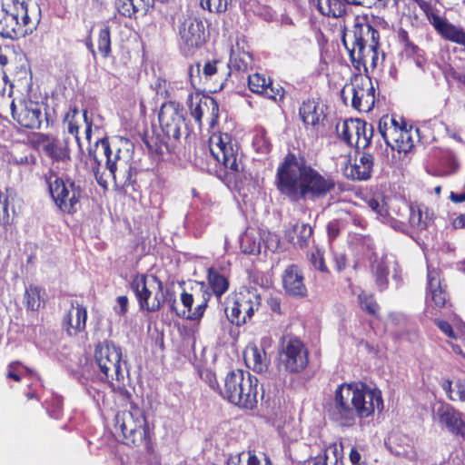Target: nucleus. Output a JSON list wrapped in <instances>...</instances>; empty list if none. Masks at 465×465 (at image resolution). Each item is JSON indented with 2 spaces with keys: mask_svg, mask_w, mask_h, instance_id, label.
I'll return each mask as SVG.
<instances>
[{
  "mask_svg": "<svg viewBox=\"0 0 465 465\" xmlns=\"http://www.w3.org/2000/svg\"><path fill=\"white\" fill-rule=\"evenodd\" d=\"M326 105L318 96L302 99L298 108V115L306 130L310 128L308 138H297L299 155L292 153V196L323 197L334 188L331 179L324 178L312 169L301 153L312 144L317 137L316 131L326 118Z\"/></svg>",
  "mask_w": 465,
  "mask_h": 465,
  "instance_id": "1",
  "label": "nucleus"
},
{
  "mask_svg": "<svg viewBox=\"0 0 465 465\" xmlns=\"http://www.w3.org/2000/svg\"><path fill=\"white\" fill-rule=\"evenodd\" d=\"M383 410L381 391L362 382L342 383L326 406L330 420L342 427H351L357 420L369 418Z\"/></svg>",
  "mask_w": 465,
  "mask_h": 465,
  "instance_id": "2",
  "label": "nucleus"
},
{
  "mask_svg": "<svg viewBox=\"0 0 465 465\" xmlns=\"http://www.w3.org/2000/svg\"><path fill=\"white\" fill-rule=\"evenodd\" d=\"M353 65L360 71L362 66L375 68L379 60L380 34L366 17L357 16L353 25L345 29L341 37Z\"/></svg>",
  "mask_w": 465,
  "mask_h": 465,
  "instance_id": "3",
  "label": "nucleus"
},
{
  "mask_svg": "<svg viewBox=\"0 0 465 465\" xmlns=\"http://www.w3.org/2000/svg\"><path fill=\"white\" fill-rule=\"evenodd\" d=\"M258 379L249 371L233 370L229 371L220 389L221 396L229 402L248 410H252L258 401Z\"/></svg>",
  "mask_w": 465,
  "mask_h": 465,
  "instance_id": "4",
  "label": "nucleus"
},
{
  "mask_svg": "<svg viewBox=\"0 0 465 465\" xmlns=\"http://www.w3.org/2000/svg\"><path fill=\"white\" fill-rule=\"evenodd\" d=\"M36 27L28 15L25 0H2L0 3V36L16 39Z\"/></svg>",
  "mask_w": 465,
  "mask_h": 465,
  "instance_id": "5",
  "label": "nucleus"
},
{
  "mask_svg": "<svg viewBox=\"0 0 465 465\" xmlns=\"http://www.w3.org/2000/svg\"><path fill=\"white\" fill-rule=\"evenodd\" d=\"M130 289L141 310L154 312L163 306V284L157 276L136 274L130 282Z\"/></svg>",
  "mask_w": 465,
  "mask_h": 465,
  "instance_id": "6",
  "label": "nucleus"
},
{
  "mask_svg": "<svg viewBox=\"0 0 465 465\" xmlns=\"http://www.w3.org/2000/svg\"><path fill=\"white\" fill-rule=\"evenodd\" d=\"M115 431H120L127 445L147 441L149 430L143 411L132 406L130 411H119L114 418Z\"/></svg>",
  "mask_w": 465,
  "mask_h": 465,
  "instance_id": "7",
  "label": "nucleus"
},
{
  "mask_svg": "<svg viewBox=\"0 0 465 465\" xmlns=\"http://www.w3.org/2000/svg\"><path fill=\"white\" fill-rule=\"evenodd\" d=\"M341 97L345 104L350 102L351 107L357 111L369 113L376 99L371 79L363 74L353 75L351 82L341 89Z\"/></svg>",
  "mask_w": 465,
  "mask_h": 465,
  "instance_id": "8",
  "label": "nucleus"
},
{
  "mask_svg": "<svg viewBox=\"0 0 465 465\" xmlns=\"http://www.w3.org/2000/svg\"><path fill=\"white\" fill-rule=\"evenodd\" d=\"M210 152L218 163H222L226 169L230 170L233 175L236 190L240 194L245 195L248 191L246 187L252 181V174L245 172L243 163L241 159H238L232 146L219 137V142L210 146Z\"/></svg>",
  "mask_w": 465,
  "mask_h": 465,
  "instance_id": "9",
  "label": "nucleus"
},
{
  "mask_svg": "<svg viewBox=\"0 0 465 465\" xmlns=\"http://www.w3.org/2000/svg\"><path fill=\"white\" fill-rule=\"evenodd\" d=\"M47 183L58 208L68 213L75 212L83 193L81 186L69 178L63 179L55 174L51 175Z\"/></svg>",
  "mask_w": 465,
  "mask_h": 465,
  "instance_id": "10",
  "label": "nucleus"
},
{
  "mask_svg": "<svg viewBox=\"0 0 465 465\" xmlns=\"http://www.w3.org/2000/svg\"><path fill=\"white\" fill-rule=\"evenodd\" d=\"M98 145L101 146L104 155L106 158V169L113 177L114 183L123 188L132 187L133 190H134L137 169L132 164L120 159V149H117L113 158V151L109 141L106 138L97 141L96 146Z\"/></svg>",
  "mask_w": 465,
  "mask_h": 465,
  "instance_id": "11",
  "label": "nucleus"
},
{
  "mask_svg": "<svg viewBox=\"0 0 465 465\" xmlns=\"http://www.w3.org/2000/svg\"><path fill=\"white\" fill-rule=\"evenodd\" d=\"M14 120L27 129L47 128L50 124L49 116L43 104L32 100L12 101L10 104Z\"/></svg>",
  "mask_w": 465,
  "mask_h": 465,
  "instance_id": "12",
  "label": "nucleus"
},
{
  "mask_svg": "<svg viewBox=\"0 0 465 465\" xmlns=\"http://www.w3.org/2000/svg\"><path fill=\"white\" fill-rule=\"evenodd\" d=\"M378 130L387 146L399 153H408L414 145L411 129L401 126L398 121L389 115L382 116Z\"/></svg>",
  "mask_w": 465,
  "mask_h": 465,
  "instance_id": "13",
  "label": "nucleus"
},
{
  "mask_svg": "<svg viewBox=\"0 0 465 465\" xmlns=\"http://www.w3.org/2000/svg\"><path fill=\"white\" fill-rule=\"evenodd\" d=\"M95 361L103 374L107 379L121 381L124 379V370L122 362L127 365L125 361H122V349L114 341H107L99 343L94 351Z\"/></svg>",
  "mask_w": 465,
  "mask_h": 465,
  "instance_id": "14",
  "label": "nucleus"
},
{
  "mask_svg": "<svg viewBox=\"0 0 465 465\" xmlns=\"http://www.w3.org/2000/svg\"><path fill=\"white\" fill-rule=\"evenodd\" d=\"M185 112L179 103L167 102L160 108L158 118L163 132L168 138L177 141L181 137V129L185 127Z\"/></svg>",
  "mask_w": 465,
  "mask_h": 465,
  "instance_id": "15",
  "label": "nucleus"
},
{
  "mask_svg": "<svg viewBox=\"0 0 465 465\" xmlns=\"http://www.w3.org/2000/svg\"><path fill=\"white\" fill-rule=\"evenodd\" d=\"M181 45L188 51L199 48L205 42L204 25L197 17H187L179 26Z\"/></svg>",
  "mask_w": 465,
  "mask_h": 465,
  "instance_id": "16",
  "label": "nucleus"
},
{
  "mask_svg": "<svg viewBox=\"0 0 465 465\" xmlns=\"http://www.w3.org/2000/svg\"><path fill=\"white\" fill-rule=\"evenodd\" d=\"M290 361H291V334L284 333L279 342L278 349V359H277V376H278V383L277 393L284 392V387L288 388V380L291 381V370H290Z\"/></svg>",
  "mask_w": 465,
  "mask_h": 465,
  "instance_id": "17",
  "label": "nucleus"
},
{
  "mask_svg": "<svg viewBox=\"0 0 465 465\" xmlns=\"http://www.w3.org/2000/svg\"><path fill=\"white\" fill-rule=\"evenodd\" d=\"M372 268L375 282L380 290H384L387 287L388 275L391 272H392V278L397 283L401 281V271L392 254H385L380 260L375 261Z\"/></svg>",
  "mask_w": 465,
  "mask_h": 465,
  "instance_id": "18",
  "label": "nucleus"
},
{
  "mask_svg": "<svg viewBox=\"0 0 465 465\" xmlns=\"http://www.w3.org/2000/svg\"><path fill=\"white\" fill-rule=\"evenodd\" d=\"M439 422L450 433L465 440V419L461 412L449 404H442L437 410Z\"/></svg>",
  "mask_w": 465,
  "mask_h": 465,
  "instance_id": "19",
  "label": "nucleus"
},
{
  "mask_svg": "<svg viewBox=\"0 0 465 465\" xmlns=\"http://www.w3.org/2000/svg\"><path fill=\"white\" fill-rule=\"evenodd\" d=\"M431 25L446 40L465 46V29L438 15L432 16Z\"/></svg>",
  "mask_w": 465,
  "mask_h": 465,
  "instance_id": "20",
  "label": "nucleus"
},
{
  "mask_svg": "<svg viewBox=\"0 0 465 465\" xmlns=\"http://www.w3.org/2000/svg\"><path fill=\"white\" fill-rule=\"evenodd\" d=\"M428 290L430 298V303L435 308L441 309L448 301V293L445 285L442 284L440 272L436 269L428 268Z\"/></svg>",
  "mask_w": 465,
  "mask_h": 465,
  "instance_id": "21",
  "label": "nucleus"
},
{
  "mask_svg": "<svg viewBox=\"0 0 465 465\" xmlns=\"http://www.w3.org/2000/svg\"><path fill=\"white\" fill-rule=\"evenodd\" d=\"M373 158L369 153H362L356 158L353 163L347 165L344 169V174L351 180H368L372 173Z\"/></svg>",
  "mask_w": 465,
  "mask_h": 465,
  "instance_id": "22",
  "label": "nucleus"
},
{
  "mask_svg": "<svg viewBox=\"0 0 465 465\" xmlns=\"http://www.w3.org/2000/svg\"><path fill=\"white\" fill-rule=\"evenodd\" d=\"M73 311H70L66 316L65 323L67 324V331L70 335L76 334L85 328L87 312L84 305L72 302Z\"/></svg>",
  "mask_w": 465,
  "mask_h": 465,
  "instance_id": "23",
  "label": "nucleus"
},
{
  "mask_svg": "<svg viewBox=\"0 0 465 465\" xmlns=\"http://www.w3.org/2000/svg\"><path fill=\"white\" fill-rule=\"evenodd\" d=\"M274 184L282 195L291 197V150L277 169Z\"/></svg>",
  "mask_w": 465,
  "mask_h": 465,
  "instance_id": "24",
  "label": "nucleus"
},
{
  "mask_svg": "<svg viewBox=\"0 0 465 465\" xmlns=\"http://www.w3.org/2000/svg\"><path fill=\"white\" fill-rule=\"evenodd\" d=\"M203 107H206L211 112L210 126L214 127L217 124L219 117V104L217 101L211 96H204L200 98L199 103L191 108V114L194 120L201 124L202 117L203 114Z\"/></svg>",
  "mask_w": 465,
  "mask_h": 465,
  "instance_id": "25",
  "label": "nucleus"
},
{
  "mask_svg": "<svg viewBox=\"0 0 465 465\" xmlns=\"http://www.w3.org/2000/svg\"><path fill=\"white\" fill-rule=\"evenodd\" d=\"M361 119H347L336 125L338 136L350 146H353L354 134L361 130Z\"/></svg>",
  "mask_w": 465,
  "mask_h": 465,
  "instance_id": "26",
  "label": "nucleus"
},
{
  "mask_svg": "<svg viewBox=\"0 0 465 465\" xmlns=\"http://www.w3.org/2000/svg\"><path fill=\"white\" fill-rule=\"evenodd\" d=\"M43 151L47 156L57 162H65L70 159L66 139L61 142L54 137L45 146H43Z\"/></svg>",
  "mask_w": 465,
  "mask_h": 465,
  "instance_id": "27",
  "label": "nucleus"
},
{
  "mask_svg": "<svg viewBox=\"0 0 465 465\" xmlns=\"http://www.w3.org/2000/svg\"><path fill=\"white\" fill-rule=\"evenodd\" d=\"M197 287L201 292V301L197 303L194 310L192 309L189 313L185 312L184 318L190 321H199L202 319L207 308L208 302L212 297L210 288L204 282H197Z\"/></svg>",
  "mask_w": 465,
  "mask_h": 465,
  "instance_id": "28",
  "label": "nucleus"
},
{
  "mask_svg": "<svg viewBox=\"0 0 465 465\" xmlns=\"http://www.w3.org/2000/svg\"><path fill=\"white\" fill-rule=\"evenodd\" d=\"M309 362L306 346L297 339H292V372L301 371Z\"/></svg>",
  "mask_w": 465,
  "mask_h": 465,
  "instance_id": "29",
  "label": "nucleus"
},
{
  "mask_svg": "<svg viewBox=\"0 0 465 465\" xmlns=\"http://www.w3.org/2000/svg\"><path fill=\"white\" fill-rule=\"evenodd\" d=\"M340 446L334 442L325 448L324 451L314 458L308 459L301 465H328V462L337 461Z\"/></svg>",
  "mask_w": 465,
  "mask_h": 465,
  "instance_id": "30",
  "label": "nucleus"
},
{
  "mask_svg": "<svg viewBox=\"0 0 465 465\" xmlns=\"http://www.w3.org/2000/svg\"><path fill=\"white\" fill-rule=\"evenodd\" d=\"M208 282L212 289V294L220 298L229 288L228 280L213 268L208 270Z\"/></svg>",
  "mask_w": 465,
  "mask_h": 465,
  "instance_id": "31",
  "label": "nucleus"
},
{
  "mask_svg": "<svg viewBox=\"0 0 465 465\" xmlns=\"http://www.w3.org/2000/svg\"><path fill=\"white\" fill-rule=\"evenodd\" d=\"M262 236L259 232L252 233L246 232L241 239V249L242 252L252 255L261 253Z\"/></svg>",
  "mask_w": 465,
  "mask_h": 465,
  "instance_id": "32",
  "label": "nucleus"
},
{
  "mask_svg": "<svg viewBox=\"0 0 465 465\" xmlns=\"http://www.w3.org/2000/svg\"><path fill=\"white\" fill-rule=\"evenodd\" d=\"M442 388L450 401L465 402V379H459L454 383L445 381Z\"/></svg>",
  "mask_w": 465,
  "mask_h": 465,
  "instance_id": "33",
  "label": "nucleus"
},
{
  "mask_svg": "<svg viewBox=\"0 0 465 465\" xmlns=\"http://www.w3.org/2000/svg\"><path fill=\"white\" fill-rule=\"evenodd\" d=\"M248 85L252 93L265 94L269 98L275 99V95L269 94V90L273 91L271 84L267 83L265 77L260 74H253L248 77Z\"/></svg>",
  "mask_w": 465,
  "mask_h": 465,
  "instance_id": "34",
  "label": "nucleus"
},
{
  "mask_svg": "<svg viewBox=\"0 0 465 465\" xmlns=\"http://www.w3.org/2000/svg\"><path fill=\"white\" fill-rule=\"evenodd\" d=\"M248 361L252 362V369L254 371L262 373L267 370L268 364L266 360V353L262 348L252 346L248 350Z\"/></svg>",
  "mask_w": 465,
  "mask_h": 465,
  "instance_id": "35",
  "label": "nucleus"
},
{
  "mask_svg": "<svg viewBox=\"0 0 465 465\" xmlns=\"http://www.w3.org/2000/svg\"><path fill=\"white\" fill-rule=\"evenodd\" d=\"M368 206L372 212L376 213L377 218L381 222L384 223L391 222L387 203L385 202L383 196L377 195L370 199L368 201Z\"/></svg>",
  "mask_w": 465,
  "mask_h": 465,
  "instance_id": "36",
  "label": "nucleus"
},
{
  "mask_svg": "<svg viewBox=\"0 0 465 465\" xmlns=\"http://www.w3.org/2000/svg\"><path fill=\"white\" fill-rule=\"evenodd\" d=\"M361 130L354 134L353 146L358 149H364L371 143V139L373 135V127L363 120H361Z\"/></svg>",
  "mask_w": 465,
  "mask_h": 465,
  "instance_id": "37",
  "label": "nucleus"
},
{
  "mask_svg": "<svg viewBox=\"0 0 465 465\" xmlns=\"http://www.w3.org/2000/svg\"><path fill=\"white\" fill-rule=\"evenodd\" d=\"M40 288L30 284L25 288L24 302L26 308L31 311H37L40 307Z\"/></svg>",
  "mask_w": 465,
  "mask_h": 465,
  "instance_id": "38",
  "label": "nucleus"
},
{
  "mask_svg": "<svg viewBox=\"0 0 465 465\" xmlns=\"http://www.w3.org/2000/svg\"><path fill=\"white\" fill-rule=\"evenodd\" d=\"M409 223L414 229L422 230L428 226L429 218L427 214L423 217V213L420 206L411 205Z\"/></svg>",
  "mask_w": 465,
  "mask_h": 465,
  "instance_id": "39",
  "label": "nucleus"
},
{
  "mask_svg": "<svg viewBox=\"0 0 465 465\" xmlns=\"http://www.w3.org/2000/svg\"><path fill=\"white\" fill-rule=\"evenodd\" d=\"M98 50L106 58L111 54V34L109 26H104L98 35Z\"/></svg>",
  "mask_w": 465,
  "mask_h": 465,
  "instance_id": "40",
  "label": "nucleus"
},
{
  "mask_svg": "<svg viewBox=\"0 0 465 465\" xmlns=\"http://www.w3.org/2000/svg\"><path fill=\"white\" fill-rule=\"evenodd\" d=\"M361 308L368 314L377 316L379 312V305L374 300L373 296L365 292H361L358 296Z\"/></svg>",
  "mask_w": 465,
  "mask_h": 465,
  "instance_id": "41",
  "label": "nucleus"
},
{
  "mask_svg": "<svg viewBox=\"0 0 465 465\" xmlns=\"http://www.w3.org/2000/svg\"><path fill=\"white\" fill-rule=\"evenodd\" d=\"M114 6L118 14L126 18H136L139 13L131 0H115Z\"/></svg>",
  "mask_w": 465,
  "mask_h": 465,
  "instance_id": "42",
  "label": "nucleus"
},
{
  "mask_svg": "<svg viewBox=\"0 0 465 465\" xmlns=\"http://www.w3.org/2000/svg\"><path fill=\"white\" fill-rule=\"evenodd\" d=\"M225 313L227 316V319L232 323L237 326H241L245 323V319L242 318V313L241 312V308L238 306V302L235 299L231 307L225 308Z\"/></svg>",
  "mask_w": 465,
  "mask_h": 465,
  "instance_id": "43",
  "label": "nucleus"
},
{
  "mask_svg": "<svg viewBox=\"0 0 465 465\" xmlns=\"http://www.w3.org/2000/svg\"><path fill=\"white\" fill-rule=\"evenodd\" d=\"M308 259L314 269L322 272H329L328 267L324 262L323 253L321 250L315 249L314 251H312L310 253H308Z\"/></svg>",
  "mask_w": 465,
  "mask_h": 465,
  "instance_id": "44",
  "label": "nucleus"
},
{
  "mask_svg": "<svg viewBox=\"0 0 465 465\" xmlns=\"http://www.w3.org/2000/svg\"><path fill=\"white\" fill-rule=\"evenodd\" d=\"M200 4L210 12L223 13L227 10L229 0H201Z\"/></svg>",
  "mask_w": 465,
  "mask_h": 465,
  "instance_id": "45",
  "label": "nucleus"
},
{
  "mask_svg": "<svg viewBox=\"0 0 465 465\" xmlns=\"http://www.w3.org/2000/svg\"><path fill=\"white\" fill-rule=\"evenodd\" d=\"M296 230H298L299 232L297 244L301 248L308 246L312 238V228L310 225L303 223L301 226H299Z\"/></svg>",
  "mask_w": 465,
  "mask_h": 465,
  "instance_id": "46",
  "label": "nucleus"
},
{
  "mask_svg": "<svg viewBox=\"0 0 465 465\" xmlns=\"http://www.w3.org/2000/svg\"><path fill=\"white\" fill-rule=\"evenodd\" d=\"M302 280L303 277L295 272V279L292 280V297L303 298L307 296L308 291Z\"/></svg>",
  "mask_w": 465,
  "mask_h": 465,
  "instance_id": "47",
  "label": "nucleus"
},
{
  "mask_svg": "<svg viewBox=\"0 0 465 465\" xmlns=\"http://www.w3.org/2000/svg\"><path fill=\"white\" fill-rule=\"evenodd\" d=\"M166 302L170 308V311L174 312L179 317H185V310H183L182 312H179L176 308V298L171 290H166L163 292V303Z\"/></svg>",
  "mask_w": 465,
  "mask_h": 465,
  "instance_id": "48",
  "label": "nucleus"
},
{
  "mask_svg": "<svg viewBox=\"0 0 465 465\" xmlns=\"http://www.w3.org/2000/svg\"><path fill=\"white\" fill-rule=\"evenodd\" d=\"M265 248L272 252H282L286 248L281 242L277 234L269 233L267 239L264 241Z\"/></svg>",
  "mask_w": 465,
  "mask_h": 465,
  "instance_id": "49",
  "label": "nucleus"
},
{
  "mask_svg": "<svg viewBox=\"0 0 465 465\" xmlns=\"http://www.w3.org/2000/svg\"><path fill=\"white\" fill-rule=\"evenodd\" d=\"M0 224H5L9 222L8 198L0 193Z\"/></svg>",
  "mask_w": 465,
  "mask_h": 465,
  "instance_id": "50",
  "label": "nucleus"
},
{
  "mask_svg": "<svg viewBox=\"0 0 465 465\" xmlns=\"http://www.w3.org/2000/svg\"><path fill=\"white\" fill-rule=\"evenodd\" d=\"M89 156L94 161L95 165L93 166V172L95 177L96 182L103 187H106V181L103 179V175L99 172L100 168V161L97 159L96 155L93 153L92 149L89 150Z\"/></svg>",
  "mask_w": 465,
  "mask_h": 465,
  "instance_id": "51",
  "label": "nucleus"
},
{
  "mask_svg": "<svg viewBox=\"0 0 465 465\" xmlns=\"http://www.w3.org/2000/svg\"><path fill=\"white\" fill-rule=\"evenodd\" d=\"M139 13L147 15L153 7V0H131Z\"/></svg>",
  "mask_w": 465,
  "mask_h": 465,
  "instance_id": "52",
  "label": "nucleus"
},
{
  "mask_svg": "<svg viewBox=\"0 0 465 465\" xmlns=\"http://www.w3.org/2000/svg\"><path fill=\"white\" fill-rule=\"evenodd\" d=\"M256 150L262 153H267L271 149V144L263 136H257L253 141Z\"/></svg>",
  "mask_w": 465,
  "mask_h": 465,
  "instance_id": "53",
  "label": "nucleus"
},
{
  "mask_svg": "<svg viewBox=\"0 0 465 465\" xmlns=\"http://www.w3.org/2000/svg\"><path fill=\"white\" fill-rule=\"evenodd\" d=\"M218 61H207L205 62L203 67V74L206 80L211 78L213 74L217 72V66L216 64Z\"/></svg>",
  "mask_w": 465,
  "mask_h": 465,
  "instance_id": "54",
  "label": "nucleus"
},
{
  "mask_svg": "<svg viewBox=\"0 0 465 465\" xmlns=\"http://www.w3.org/2000/svg\"><path fill=\"white\" fill-rule=\"evenodd\" d=\"M181 302L183 307L187 309L186 313H189L193 309V302H195V297L193 293L183 292L181 294Z\"/></svg>",
  "mask_w": 465,
  "mask_h": 465,
  "instance_id": "55",
  "label": "nucleus"
},
{
  "mask_svg": "<svg viewBox=\"0 0 465 465\" xmlns=\"http://www.w3.org/2000/svg\"><path fill=\"white\" fill-rule=\"evenodd\" d=\"M200 71H201L200 64H196L195 65H192L190 67V69H189L190 81H191L192 85L194 86V87L201 81V76L199 75L200 74Z\"/></svg>",
  "mask_w": 465,
  "mask_h": 465,
  "instance_id": "56",
  "label": "nucleus"
},
{
  "mask_svg": "<svg viewBox=\"0 0 465 465\" xmlns=\"http://www.w3.org/2000/svg\"><path fill=\"white\" fill-rule=\"evenodd\" d=\"M435 323L439 327V329L446 335H448L450 338L456 339V335L454 334L452 327L448 322L437 320Z\"/></svg>",
  "mask_w": 465,
  "mask_h": 465,
  "instance_id": "57",
  "label": "nucleus"
},
{
  "mask_svg": "<svg viewBox=\"0 0 465 465\" xmlns=\"http://www.w3.org/2000/svg\"><path fill=\"white\" fill-rule=\"evenodd\" d=\"M117 303L119 305L118 308H115L116 313L119 315H124L127 312L128 308V298L124 295L117 297Z\"/></svg>",
  "mask_w": 465,
  "mask_h": 465,
  "instance_id": "58",
  "label": "nucleus"
},
{
  "mask_svg": "<svg viewBox=\"0 0 465 465\" xmlns=\"http://www.w3.org/2000/svg\"><path fill=\"white\" fill-rule=\"evenodd\" d=\"M404 51L407 55L413 57L422 54V51L420 49V47L414 45L412 42L407 43V45L404 46Z\"/></svg>",
  "mask_w": 465,
  "mask_h": 465,
  "instance_id": "59",
  "label": "nucleus"
},
{
  "mask_svg": "<svg viewBox=\"0 0 465 465\" xmlns=\"http://www.w3.org/2000/svg\"><path fill=\"white\" fill-rule=\"evenodd\" d=\"M282 284L286 293H291V265L287 266L282 275Z\"/></svg>",
  "mask_w": 465,
  "mask_h": 465,
  "instance_id": "60",
  "label": "nucleus"
},
{
  "mask_svg": "<svg viewBox=\"0 0 465 465\" xmlns=\"http://www.w3.org/2000/svg\"><path fill=\"white\" fill-rule=\"evenodd\" d=\"M78 129L79 126L74 123L73 121H68L67 123V130L68 133L73 134L74 136L75 141L77 142L78 145L80 146V138L78 136Z\"/></svg>",
  "mask_w": 465,
  "mask_h": 465,
  "instance_id": "61",
  "label": "nucleus"
},
{
  "mask_svg": "<svg viewBox=\"0 0 465 465\" xmlns=\"http://www.w3.org/2000/svg\"><path fill=\"white\" fill-rule=\"evenodd\" d=\"M334 262L336 263L337 271H341L346 267V257L343 254H335Z\"/></svg>",
  "mask_w": 465,
  "mask_h": 465,
  "instance_id": "62",
  "label": "nucleus"
},
{
  "mask_svg": "<svg viewBox=\"0 0 465 465\" xmlns=\"http://www.w3.org/2000/svg\"><path fill=\"white\" fill-rule=\"evenodd\" d=\"M257 308L258 302L254 303L253 302L251 301L249 306L247 307V310L245 311V314L242 315V318L245 319V323L247 322L248 320H250L252 317Z\"/></svg>",
  "mask_w": 465,
  "mask_h": 465,
  "instance_id": "63",
  "label": "nucleus"
},
{
  "mask_svg": "<svg viewBox=\"0 0 465 465\" xmlns=\"http://www.w3.org/2000/svg\"><path fill=\"white\" fill-rule=\"evenodd\" d=\"M451 224L455 229L465 228V213L453 219Z\"/></svg>",
  "mask_w": 465,
  "mask_h": 465,
  "instance_id": "64",
  "label": "nucleus"
}]
</instances>
